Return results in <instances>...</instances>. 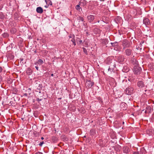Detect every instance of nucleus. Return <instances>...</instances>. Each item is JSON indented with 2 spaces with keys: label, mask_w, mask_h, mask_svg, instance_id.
I'll use <instances>...</instances> for the list:
<instances>
[{
  "label": "nucleus",
  "mask_w": 154,
  "mask_h": 154,
  "mask_svg": "<svg viewBox=\"0 0 154 154\" xmlns=\"http://www.w3.org/2000/svg\"><path fill=\"white\" fill-rule=\"evenodd\" d=\"M106 63L108 64L109 65L108 69V71L114 72L115 71V68L116 67V64L115 62L112 60L107 58Z\"/></svg>",
  "instance_id": "f257e3e1"
},
{
  "label": "nucleus",
  "mask_w": 154,
  "mask_h": 154,
  "mask_svg": "<svg viewBox=\"0 0 154 154\" xmlns=\"http://www.w3.org/2000/svg\"><path fill=\"white\" fill-rule=\"evenodd\" d=\"M130 45V42L129 41L126 39L124 40L122 42V45L123 47V49H125L126 48L129 47Z\"/></svg>",
  "instance_id": "f03ea898"
},
{
  "label": "nucleus",
  "mask_w": 154,
  "mask_h": 154,
  "mask_svg": "<svg viewBox=\"0 0 154 154\" xmlns=\"http://www.w3.org/2000/svg\"><path fill=\"white\" fill-rule=\"evenodd\" d=\"M134 88L131 86H129L127 88L125 91L126 94L128 95H131L134 92Z\"/></svg>",
  "instance_id": "7ed1b4c3"
},
{
  "label": "nucleus",
  "mask_w": 154,
  "mask_h": 154,
  "mask_svg": "<svg viewBox=\"0 0 154 154\" xmlns=\"http://www.w3.org/2000/svg\"><path fill=\"white\" fill-rule=\"evenodd\" d=\"M141 69L138 66H135L134 67V72L135 74L138 75L140 73Z\"/></svg>",
  "instance_id": "20e7f679"
},
{
  "label": "nucleus",
  "mask_w": 154,
  "mask_h": 154,
  "mask_svg": "<svg viewBox=\"0 0 154 154\" xmlns=\"http://www.w3.org/2000/svg\"><path fill=\"white\" fill-rule=\"evenodd\" d=\"M94 84V82L91 80H87L85 85L87 88H91Z\"/></svg>",
  "instance_id": "39448f33"
},
{
  "label": "nucleus",
  "mask_w": 154,
  "mask_h": 154,
  "mask_svg": "<svg viewBox=\"0 0 154 154\" xmlns=\"http://www.w3.org/2000/svg\"><path fill=\"white\" fill-rule=\"evenodd\" d=\"M132 52L133 50L132 49L127 48L125 49V53L127 56H129L131 55Z\"/></svg>",
  "instance_id": "423d86ee"
},
{
  "label": "nucleus",
  "mask_w": 154,
  "mask_h": 154,
  "mask_svg": "<svg viewBox=\"0 0 154 154\" xmlns=\"http://www.w3.org/2000/svg\"><path fill=\"white\" fill-rule=\"evenodd\" d=\"M87 17L88 21L90 23L92 22L95 18L94 16L92 15H88Z\"/></svg>",
  "instance_id": "0eeeda50"
},
{
  "label": "nucleus",
  "mask_w": 154,
  "mask_h": 154,
  "mask_svg": "<svg viewBox=\"0 0 154 154\" xmlns=\"http://www.w3.org/2000/svg\"><path fill=\"white\" fill-rule=\"evenodd\" d=\"M143 23L146 26H148L150 25V22L149 19L147 18H145L143 20Z\"/></svg>",
  "instance_id": "6e6552de"
},
{
  "label": "nucleus",
  "mask_w": 154,
  "mask_h": 154,
  "mask_svg": "<svg viewBox=\"0 0 154 154\" xmlns=\"http://www.w3.org/2000/svg\"><path fill=\"white\" fill-rule=\"evenodd\" d=\"M137 86L140 88H142L145 86L144 82L142 81H139L137 83Z\"/></svg>",
  "instance_id": "1a4fd4ad"
},
{
  "label": "nucleus",
  "mask_w": 154,
  "mask_h": 154,
  "mask_svg": "<svg viewBox=\"0 0 154 154\" xmlns=\"http://www.w3.org/2000/svg\"><path fill=\"white\" fill-rule=\"evenodd\" d=\"M122 149L123 152L125 153H128L130 151V149L127 146H124L123 147Z\"/></svg>",
  "instance_id": "9d476101"
},
{
  "label": "nucleus",
  "mask_w": 154,
  "mask_h": 154,
  "mask_svg": "<svg viewBox=\"0 0 154 154\" xmlns=\"http://www.w3.org/2000/svg\"><path fill=\"white\" fill-rule=\"evenodd\" d=\"M125 58L122 56H119L118 57V61L119 63H122L123 62Z\"/></svg>",
  "instance_id": "9b49d317"
},
{
  "label": "nucleus",
  "mask_w": 154,
  "mask_h": 154,
  "mask_svg": "<svg viewBox=\"0 0 154 154\" xmlns=\"http://www.w3.org/2000/svg\"><path fill=\"white\" fill-rule=\"evenodd\" d=\"M87 4V1L85 0H81L79 3V5L83 7L86 6Z\"/></svg>",
  "instance_id": "f8f14e48"
},
{
  "label": "nucleus",
  "mask_w": 154,
  "mask_h": 154,
  "mask_svg": "<svg viewBox=\"0 0 154 154\" xmlns=\"http://www.w3.org/2000/svg\"><path fill=\"white\" fill-rule=\"evenodd\" d=\"M36 11L37 13L40 14H41L43 12V8L40 7L37 8Z\"/></svg>",
  "instance_id": "ddd939ff"
},
{
  "label": "nucleus",
  "mask_w": 154,
  "mask_h": 154,
  "mask_svg": "<svg viewBox=\"0 0 154 154\" xmlns=\"http://www.w3.org/2000/svg\"><path fill=\"white\" fill-rule=\"evenodd\" d=\"M43 63V61L42 59H40L38 60L37 62H35L34 64L38 66V65H40L42 64Z\"/></svg>",
  "instance_id": "4468645a"
},
{
  "label": "nucleus",
  "mask_w": 154,
  "mask_h": 154,
  "mask_svg": "<svg viewBox=\"0 0 154 154\" xmlns=\"http://www.w3.org/2000/svg\"><path fill=\"white\" fill-rule=\"evenodd\" d=\"M146 132L149 136H151L153 134L154 131L152 129L147 130L146 131Z\"/></svg>",
  "instance_id": "2eb2a0df"
},
{
  "label": "nucleus",
  "mask_w": 154,
  "mask_h": 154,
  "mask_svg": "<svg viewBox=\"0 0 154 154\" xmlns=\"http://www.w3.org/2000/svg\"><path fill=\"white\" fill-rule=\"evenodd\" d=\"M45 2L47 4V6H45V7L46 8H47L49 5H52V2L50 0H45Z\"/></svg>",
  "instance_id": "dca6fc26"
},
{
  "label": "nucleus",
  "mask_w": 154,
  "mask_h": 154,
  "mask_svg": "<svg viewBox=\"0 0 154 154\" xmlns=\"http://www.w3.org/2000/svg\"><path fill=\"white\" fill-rule=\"evenodd\" d=\"M32 72V71L31 69L30 68H28L26 70V73L28 75H31Z\"/></svg>",
  "instance_id": "f3484780"
},
{
  "label": "nucleus",
  "mask_w": 154,
  "mask_h": 154,
  "mask_svg": "<svg viewBox=\"0 0 154 154\" xmlns=\"http://www.w3.org/2000/svg\"><path fill=\"white\" fill-rule=\"evenodd\" d=\"M101 42L103 45H106L108 42V40L106 39H104L101 40Z\"/></svg>",
  "instance_id": "a211bd4d"
},
{
  "label": "nucleus",
  "mask_w": 154,
  "mask_h": 154,
  "mask_svg": "<svg viewBox=\"0 0 154 154\" xmlns=\"http://www.w3.org/2000/svg\"><path fill=\"white\" fill-rule=\"evenodd\" d=\"M146 110H145V113H150L151 112V108L149 106H148L146 108Z\"/></svg>",
  "instance_id": "6ab92c4d"
},
{
  "label": "nucleus",
  "mask_w": 154,
  "mask_h": 154,
  "mask_svg": "<svg viewBox=\"0 0 154 154\" xmlns=\"http://www.w3.org/2000/svg\"><path fill=\"white\" fill-rule=\"evenodd\" d=\"M80 5L79 4V5H76L75 7V9L78 11H80V10H82V8L80 7Z\"/></svg>",
  "instance_id": "aec40b11"
},
{
  "label": "nucleus",
  "mask_w": 154,
  "mask_h": 154,
  "mask_svg": "<svg viewBox=\"0 0 154 154\" xmlns=\"http://www.w3.org/2000/svg\"><path fill=\"white\" fill-rule=\"evenodd\" d=\"M2 36L4 38H6L8 37L9 35L8 33L4 32L2 35Z\"/></svg>",
  "instance_id": "412c9836"
},
{
  "label": "nucleus",
  "mask_w": 154,
  "mask_h": 154,
  "mask_svg": "<svg viewBox=\"0 0 154 154\" xmlns=\"http://www.w3.org/2000/svg\"><path fill=\"white\" fill-rule=\"evenodd\" d=\"M140 152L142 154L145 153L146 152V150L144 148H142L140 149Z\"/></svg>",
  "instance_id": "4be33fe9"
},
{
  "label": "nucleus",
  "mask_w": 154,
  "mask_h": 154,
  "mask_svg": "<svg viewBox=\"0 0 154 154\" xmlns=\"http://www.w3.org/2000/svg\"><path fill=\"white\" fill-rule=\"evenodd\" d=\"M8 57L11 60L13 59L14 58V55L11 54H9L8 55Z\"/></svg>",
  "instance_id": "5701e85b"
},
{
  "label": "nucleus",
  "mask_w": 154,
  "mask_h": 154,
  "mask_svg": "<svg viewBox=\"0 0 154 154\" xmlns=\"http://www.w3.org/2000/svg\"><path fill=\"white\" fill-rule=\"evenodd\" d=\"M77 20H81V21L83 22L84 21V19L81 16H79L77 17Z\"/></svg>",
  "instance_id": "b1692460"
},
{
  "label": "nucleus",
  "mask_w": 154,
  "mask_h": 154,
  "mask_svg": "<svg viewBox=\"0 0 154 154\" xmlns=\"http://www.w3.org/2000/svg\"><path fill=\"white\" fill-rule=\"evenodd\" d=\"M95 133V131L94 129H92L90 131V134L91 135H94Z\"/></svg>",
  "instance_id": "393cba45"
},
{
  "label": "nucleus",
  "mask_w": 154,
  "mask_h": 154,
  "mask_svg": "<svg viewBox=\"0 0 154 154\" xmlns=\"http://www.w3.org/2000/svg\"><path fill=\"white\" fill-rule=\"evenodd\" d=\"M82 49L84 52L86 54V55H88V53L87 50L84 47L82 48Z\"/></svg>",
  "instance_id": "a878e982"
},
{
  "label": "nucleus",
  "mask_w": 154,
  "mask_h": 154,
  "mask_svg": "<svg viewBox=\"0 0 154 154\" xmlns=\"http://www.w3.org/2000/svg\"><path fill=\"white\" fill-rule=\"evenodd\" d=\"M97 100L100 103H102L103 101L102 98L100 97H97Z\"/></svg>",
  "instance_id": "bb28decb"
},
{
  "label": "nucleus",
  "mask_w": 154,
  "mask_h": 154,
  "mask_svg": "<svg viewBox=\"0 0 154 154\" xmlns=\"http://www.w3.org/2000/svg\"><path fill=\"white\" fill-rule=\"evenodd\" d=\"M84 44L85 45V46L86 47H88V43L87 42V41H86V40H85L84 41Z\"/></svg>",
  "instance_id": "cd10ccee"
},
{
  "label": "nucleus",
  "mask_w": 154,
  "mask_h": 154,
  "mask_svg": "<svg viewBox=\"0 0 154 154\" xmlns=\"http://www.w3.org/2000/svg\"><path fill=\"white\" fill-rule=\"evenodd\" d=\"M71 41L72 42L73 44L74 45H76V43L75 42V39L74 38H73L71 40Z\"/></svg>",
  "instance_id": "c85d7f7f"
},
{
  "label": "nucleus",
  "mask_w": 154,
  "mask_h": 154,
  "mask_svg": "<svg viewBox=\"0 0 154 154\" xmlns=\"http://www.w3.org/2000/svg\"><path fill=\"white\" fill-rule=\"evenodd\" d=\"M42 84H39L37 88L38 89L41 90L42 89Z\"/></svg>",
  "instance_id": "c756f323"
},
{
  "label": "nucleus",
  "mask_w": 154,
  "mask_h": 154,
  "mask_svg": "<svg viewBox=\"0 0 154 154\" xmlns=\"http://www.w3.org/2000/svg\"><path fill=\"white\" fill-rule=\"evenodd\" d=\"M44 143V141H42V142H40L39 145L40 146H42V145Z\"/></svg>",
  "instance_id": "7c9ffc66"
},
{
  "label": "nucleus",
  "mask_w": 154,
  "mask_h": 154,
  "mask_svg": "<svg viewBox=\"0 0 154 154\" xmlns=\"http://www.w3.org/2000/svg\"><path fill=\"white\" fill-rule=\"evenodd\" d=\"M99 144H100V145L102 146V143H101L102 142V139H100L99 140Z\"/></svg>",
  "instance_id": "2f4dec72"
},
{
  "label": "nucleus",
  "mask_w": 154,
  "mask_h": 154,
  "mask_svg": "<svg viewBox=\"0 0 154 154\" xmlns=\"http://www.w3.org/2000/svg\"><path fill=\"white\" fill-rule=\"evenodd\" d=\"M133 154H139L138 152L135 151L133 152Z\"/></svg>",
  "instance_id": "473e14b6"
},
{
  "label": "nucleus",
  "mask_w": 154,
  "mask_h": 154,
  "mask_svg": "<svg viewBox=\"0 0 154 154\" xmlns=\"http://www.w3.org/2000/svg\"><path fill=\"white\" fill-rule=\"evenodd\" d=\"M3 70L2 67L0 66V73L2 72Z\"/></svg>",
  "instance_id": "72a5a7b5"
},
{
  "label": "nucleus",
  "mask_w": 154,
  "mask_h": 154,
  "mask_svg": "<svg viewBox=\"0 0 154 154\" xmlns=\"http://www.w3.org/2000/svg\"><path fill=\"white\" fill-rule=\"evenodd\" d=\"M2 77L0 75V83L2 80Z\"/></svg>",
  "instance_id": "f704fd0d"
},
{
  "label": "nucleus",
  "mask_w": 154,
  "mask_h": 154,
  "mask_svg": "<svg viewBox=\"0 0 154 154\" xmlns=\"http://www.w3.org/2000/svg\"><path fill=\"white\" fill-rule=\"evenodd\" d=\"M35 154H42V153L40 152H36Z\"/></svg>",
  "instance_id": "c9c22d12"
},
{
  "label": "nucleus",
  "mask_w": 154,
  "mask_h": 154,
  "mask_svg": "<svg viewBox=\"0 0 154 154\" xmlns=\"http://www.w3.org/2000/svg\"><path fill=\"white\" fill-rule=\"evenodd\" d=\"M35 67L36 69L37 70H38V67L37 66H35Z\"/></svg>",
  "instance_id": "e433bc0d"
},
{
  "label": "nucleus",
  "mask_w": 154,
  "mask_h": 154,
  "mask_svg": "<svg viewBox=\"0 0 154 154\" xmlns=\"http://www.w3.org/2000/svg\"><path fill=\"white\" fill-rule=\"evenodd\" d=\"M37 100L38 101H41V99H40L38 98H37Z\"/></svg>",
  "instance_id": "4c0bfd02"
},
{
  "label": "nucleus",
  "mask_w": 154,
  "mask_h": 154,
  "mask_svg": "<svg viewBox=\"0 0 154 154\" xmlns=\"http://www.w3.org/2000/svg\"><path fill=\"white\" fill-rule=\"evenodd\" d=\"M79 42L80 44H81L82 43V41L81 40H80L79 41Z\"/></svg>",
  "instance_id": "58836bf2"
},
{
  "label": "nucleus",
  "mask_w": 154,
  "mask_h": 154,
  "mask_svg": "<svg viewBox=\"0 0 154 154\" xmlns=\"http://www.w3.org/2000/svg\"><path fill=\"white\" fill-rule=\"evenodd\" d=\"M41 139H42V140H44V138L43 137H42L41 138Z\"/></svg>",
  "instance_id": "ea45409f"
},
{
  "label": "nucleus",
  "mask_w": 154,
  "mask_h": 154,
  "mask_svg": "<svg viewBox=\"0 0 154 154\" xmlns=\"http://www.w3.org/2000/svg\"><path fill=\"white\" fill-rule=\"evenodd\" d=\"M51 76H54V74H51Z\"/></svg>",
  "instance_id": "a19ab883"
},
{
  "label": "nucleus",
  "mask_w": 154,
  "mask_h": 154,
  "mask_svg": "<svg viewBox=\"0 0 154 154\" xmlns=\"http://www.w3.org/2000/svg\"><path fill=\"white\" fill-rule=\"evenodd\" d=\"M98 29H97V28H96V29H94V30H98Z\"/></svg>",
  "instance_id": "79ce46f5"
},
{
  "label": "nucleus",
  "mask_w": 154,
  "mask_h": 154,
  "mask_svg": "<svg viewBox=\"0 0 154 154\" xmlns=\"http://www.w3.org/2000/svg\"><path fill=\"white\" fill-rule=\"evenodd\" d=\"M129 71V69H127L126 72H127Z\"/></svg>",
  "instance_id": "37998d69"
},
{
  "label": "nucleus",
  "mask_w": 154,
  "mask_h": 154,
  "mask_svg": "<svg viewBox=\"0 0 154 154\" xmlns=\"http://www.w3.org/2000/svg\"><path fill=\"white\" fill-rule=\"evenodd\" d=\"M124 124V122H122V124Z\"/></svg>",
  "instance_id": "c03bdc74"
},
{
  "label": "nucleus",
  "mask_w": 154,
  "mask_h": 154,
  "mask_svg": "<svg viewBox=\"0 0 154 154\" xmlns=\"http://www.w3.org/2000/svg\"><path fill=\"white\" fill-rule=\"evenodd\" d=\"M86 34H88V32H86Z\"/></svg>",
  "instance_id": "a18cd8bd"
},
{
  "label": "nucleus",
  "mask_w": 154,
  "mask_h": 154,
  "mask_svg": "<svg viewBox=\"0 0 154 154\" xmlns=\"http://www.w3.org/2000/svg\"><path fill=\"white\" fill-rule=\"evenodd\" d=\"M123 71H124V72L125 71H124V69H123Z\"/></svg>",
  "instance_id": "49530a36"
},
{
  "label": "nucleus",
  "mask_w": 154,
  "mask_h": 154,
  "mask_svg": "<svg viewBox=\"0 0 154 154\" xmlns=\"http://www.w3.org/2000/svg\"><path fill=\"white\" fill-rule=\"evenodd\" d=\"M98 23L99 22V20L98 21Z\"/></svg>",
  "instance_id": "de8ad7c7"
},
{
  "label": "nucleus",
  "mask_w": 154,
  "mask_h": 154,
  "mask_svg": "<svg viewBox=\"0 0 154 154\" xmlns=\"http://www.w3.org/2000/svg\"><path fill=\"white\" fill-rule=\"evenodd\" d=\"M126 67V68L127 67ZM125 68V67H124V68Z\"/></svg>",
  "instance_id": "09e8293b"
}]
</instances>
